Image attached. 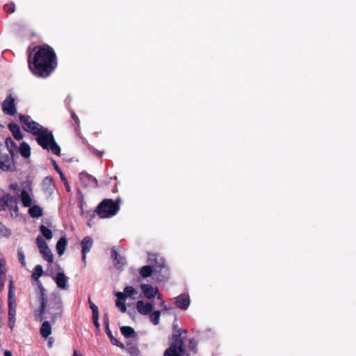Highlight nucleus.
Returning a JSON list of instances; mask_svg holds the SVG:
<instances>
[{"instance_id":"nucleus-38","label":"nucleus","mask_w":356,"mask_h":356,"mask_svg":"<svg viewBox=\"0 0 356 356\" xmlns=\"http://www.w3.org/2000/svg\"><path fill=\"white\" fill-rule=\"evenodd\" d=\"M88 303L90 305V308L92 309V314L99 313L98 307L95 305L90 299V297L88 298Z\"/></svg>"},{"instance_id":"nucleus-46","label":"nucleus","mask_w":356,"mask_h":356,"mask_svg":"<svg viewBox=\"0 0 356 356\" xmlns=\"http://www.w3.org/2000/svg\"><path fill=\"white\" fill-rule=\"evenodd\" d=\"M58 174L60 175V177L63 181H64V182L67 181V179L65 178V177L62 171L59 172Z\"/></svg>"},{"instance_id":"nucleus-2","label":"nucleus","mask_w":356,"mask_h":356,"mask_svg":"<svg viewBox=\"0 0 356 356\" xmlns=\"http://www.w3.org/2000/svg\"><path fill=\"white\" fill-rule=\"evenodd\" d=\"M36 296L40 303L39 307L35 311L34 314L36 321H42L44 313L49 314V318L53 322L61 316L63 302L60 296L58 293H52L48 300L46 290L40 281L38 282Z\"/></svg>"},{"instance_id":"nucleus-43","label":"nucleus","mask_w":356,"mask_h":356,"mask_svg":"<svg viewBox=\"0 0 356 356\" xmlns=\"http://www.w3.org/2000/svg\"><path fill=\"white\" fill-rule=\"evenodd\" d=\"M4 9L10 13H13L14 12V8H13L11 6L6 5L4 6Z\"/></svg>"},{"instance_id":"nucleus-10","label":"nucleus","mask_w":356,"mask_h":356,"mask_svg":"<svg viewBox=\"0 0 356 356\" xmlns=\"http://www.w3.org/2000/svg\"><path fill=\"white\" fill-rule=\"evenodd\" d=\"M134 295V286H129L124 288V292H118L115 296H117V300L115 301L116 307L121 312H125L127 310V307L125 305V300L127 297H131Z\"/></svg>"},{"instance_id":"nucleus-29","label":"nucleus","mask_w":356,"mask_h":356,"mask_svg":"<svg viewBox=\"0 0 356 356\" xmlns=\"http://www.w3.org/2000/svg\"><path fill=\"white\" fill-rule=\"evenodd\" d=\"M40 252L42 255L43 259H45L47 262H53L54 256L49 247H47L45 250L42 249L41 250H40Z\"/></svg>"},{"instance_id":"nucleus-15","label":"nucleus","mask_w":356,"mask_h":356,"mask_svg":"<svg viewBox=\"0 0 356 356\" xmlns=\"http://www.w3.org/2000/svg\"><path fill=\"white\" fill-rule=\"evenodd\" d=\"M79 179L81 184L85 187L97 188L98 186L97 179L86 172H81Z\"/></svg>"},{"instance_id":"nucleus-25","label":"nucleus","mask_w":356,"mask_h":356,"mask_svg":"<svg viewBox=\"0 0 356 356\" xmlns=\"http://www.w3.org/2000/svg\"><path fill=\"white\" fill-rule=\"evenodd\" d=\"M138 273L142 278H147L150 277L152 274L154 275V270L148 264L139 268Z\"/></svg>"},{"instance_id":"nucleus-31","label":"nucleus","mask_w":356,"mask_h":356,"mask_svg":"<svg viewBox=\"0 0 356 356\" xmlns=\"http://www.w3.org/2000/svg\"><path fill=\"white\" fill-rule=\"evenodd\" d=\"M186 347V350L187 353H188V355H190V353H188V350L193 351L194 353H196L197 347V341L194 339L191 338L188 341V345Z\"/></svg>"},{"instance_id":"nucleus-51","label":"nucleus","mask_w":356,"mask_h":356,"mask_svg":"<svg viewBox=\"0 0 356 356\" xmlns=\"http://www.w3.org/2000/svg\"><path fill=\"white\" fill-rule=\"evenodd\" d=\"M52 343H53V341H52V339H51V338H50V339H49V341H48V346H49V347H51V346H52Z\"/></svg>"},{"instance_id":"nucleus-42","label":"nucleus","mask_w":356,"mask_h":356,"mask_svg":"<svg viewBox=\"0 0 356 356\" xmlns=\"http://www.w3.org/2000/svg\"><path fill=\"white\" fill-rule=\"evenodd\" d=\"M71 116H72V118L74 120L76 124L78 125L79 123V118H78L77 115L75 114V113L72 111H71Z\"/></svg>"},{"instance_id":"nucleus-21","label":"nucleus","mask_w":356,"mask_h":356,"mask_svg":"<svg viewBox=\"0 0 356 356\" xmlns=\"http://www.w3.org/2000/svg\"><path fill=\"white\" fill-rule=\"evenodd\" d=\"M8 128L16 140H20L23 138L24 136L21 131L19 126L15 122L9 123Z\"/></svg>"},{"instance_id":"nucleus-33","label":"nucleus","mask_w":356,"mask_h":356,"mask_svg":"<svg viewBox=\"0 0 356 356\" xmlns=\"http://www.w3.org/2000/svg\"><path fill=\"white\" fill-rule=\"evenodd\" d=\"M40 231L42 234L43 236L47 240L51 239V238L53 236V234H52V232L51 231V229H49V228H47L44 225H42L40 226Z\"/></svg>"},{"instance_id":"nucleus-18","label":"nucleus","mask_w":356,"mask_h":356,"mask_svg":"<svg viewBox=\"0 0 356 356\" xmlns=\"http://www.w3.org/2000/svg\"><path fill=\"white\" fill-rule=\"evenodd\" d=\"M140 289L145 297H146L148 299H152L154 298L159 291L158 288L156 286H152L150 284H141Z\"/></svg>"},{"instance_id":"nucleus-40","label":"nucleus","mask_w":356,"mask_h":356,"mask_svg":"<svg viewBox=\"0 0 356 356\" xmlns=\"http://www.w3.org/2000/svg\"><path fill=\"white\" fill-rule=\"evenodd\" d=\"M15 316H8V326L10 329H13L15 326Z\"/></svg>"},{"instance_id":"nucleus-13","label":"nucleus","mask_w":356,"mask_h":356,"mask_svg":"<svg viewBox=\"0 0 356 356\" xmlns=\"http://www.w3.org/2000/svg\"><path fill=\"white\" fill-rule=\"evenodd\" d=\"M15 286L12 280L9 282L8 290V316L16 315V301L15 298Z\"/></svg>"},{"instance_id":"nucleus-26","label":"nucleus","mask_w":356,"mask_h":356,"mask_svg":"<svg viewBox=\"0 0 356 356\" xmlns=\"http://www.w3.org/2000/svg\"><path fill=\"white\" fill-rule=\"evenodd\" d=\"M19 152L22 157L29 158L31 156L30 145L26 142H22L19 147Z\"/></svg>"},{"instance_id":"nucleus-53","label":"nucleus","mask_w":356,"mask_h":356,"mask_svg":"<svg viewBox=\"0 0 356 356\" xmlns=\"http://www.w3.org/2000/svg\"><path fill=\"white\" fill-rule=\"evenodd\" d=\"M157 298H158V299H160L161 300H162V299H161V296H160V295H158V296H157Z\"/></svg>"},{"instance_id":"nucleus-1","label":"nucleus","mask_w":356,"mask_h":356,"mask_svg":"<svg viewBox=\"0 0 356 356\" xmlns=\"http://www.w3.org/2000/svg\"><path fill=\"white\" fill-rule=\"evenodd\" d=\"M28 57L29 67L37 77H48L57 67V58L52 47L47 44L35 47Z\"/></svg>"},{"instance_id":"nucleus-5","label":"nucleus","mask_w":356,"mask_h":356,"mask_svg":"<svg viewBox=\"0 0 356 356\" xmlns=\"http://www.w3.org/2000/svg\"><path fill=\"white\" fill-rule=\"evenodd\" d=\"M37 143L44 149L51 151L53 154L59 156L60 154V148L56 143L53 133L47 128L43 129L36 135Z\"/></svg>"},{"instance_id":"nucleus-17","label":"nucleus","mask_w":356,"mask_h":356,"mask_svg":"<svg viewBox=\"0 0 356 356\" xmlns=\"http://www.w3.org/2000/svg\"><path fill=\"white\" fill-rule=\"evenodd\" d=\"M111 259L113 265L118 269H121L127 263L126 259L118 252L115 247L111 249Z\"/></svg>"},{"instance_id":"nucleus-34","label":"nucleus","mask_w":356,"mask_h":356,"mask_svg":"<svg viewBox=\"0 0 356 356\" xmlns=\"http://www.w3.org/2000/svg\"><path fill=\"white\" fill-rule=\"evenodd\" d=\"M149 314L150 321L155 325H158L159 323L161 312L159 311H155Z\"/></svg>"},{"instance_id":"nucleus-27","label":"nucleus","mask_w":356,"mask_h":356,"mask_svg":"<svg viewBox=\"0 0 356 356\" xmlns=\"http://www.w3.org/2000/svg\"><path fill=\"white\" fill-rule=\"evenodd\" d=\"M67 243V241L65 236H61L58 241L56 249L58 255H62L64 253Z\"/></svg>"},{"instance_id":"nucleus-23","label":"nucleus","mask_w":356,"mask_h":356,"mask_svg":"<svg viewBox=\"0 0 356 356\" xmlns=\"http://www.w3.org/2000/svg\"><path fill=\"white\" fill-rule=\"evenodd\" d=\"M20 198L24 207H30L32 205L33 200L25 189L21 191Z\"/></svg>"},{"instance_id":"nucleus-30","label":"nucleus","mask_w":356,"mask_h":356,"mask_svg":"<svg viewBox=\"0 0 356 356\" xmlns=\"http://www.w3.org/2000/svg\"><path fill=\"white\" fill-rule=\"evenodd\" d=\"M122 334L125 338H131L134 337V328L129 326H122L120 327Z\"/></svg>"},{"instance_id":"nucleus-32","label":"nucleus","mask_w":356,"mask_h":356,"mask_svg":"<svg viewBox=\"0 0 356 356\" xmlns=\"http://www.w3.org/2000/svg\"><path fill=\"white\" fill-rule=\"evenodd\" d=\"M42 274H43L42 266L41 265H37L34 268V271L31 275V277H32V279L36 280L38 282V281H40L38 280L39 277H41Z\"/></svg>"},{"instance_id":"nucleus-20","label":"nucleus","mask_w":356,"mask_h":356,"mask_svg":"<svg viewBox=\"0 0 356 356\" xmlns=\"http://www.w3.org/2000/svg\"><path fill=\"white\" fill-rule=\"evenodd\" d=\"M57 286L60 289H67L68 277L65 276L64 273H58L54 278Z\"/></svg>"},{"instance_id":"nucleus-12","label":"nucleus","mask_w":356,"mask_h":356,"mask_svg":"<svg viewBox=\"0 0 356 356\" xmlns=\"http://www.w3.org/2000/svg\"><path fill=\"white\" fill-rule=\"evenodd\" d=\"M105 331H106V334L108 335V338L110 339L111 340V342L118 346V347H120V348L122 349H124L126 350V351L131 355V356H133L134 355V346L131 345V343H129V342H127L126 343V345H124V343H121L120 341H119L118 340H117L115 337L113 335V333L111 331L110 328L109 327H106L105 329Z\"/></svg>"},{"instance_id":"nucleus-7","label":"nucleus","mask_w":356,"mask_h":356,"mask_svg":"<svg viewBox=\"0 0 356 356\" xmlns=\"http://www.w3.org/2000/svg\"><path fill=\"white\" fill-rule=\"evenodd\" d=\"M18 199L10 193H4L0 196V211L8 209L11 215L13 213L17 216L19 208L17 206Z\"/></svg>"},{"instance_id":"nucleus-19","label":"nucleus","mask_w":356,"mask_h":356,"mask_svg":"<svg viewBox=\"0 0 356 356\" xmlns=\"http://www.w3.org/2000/svg\"><path fill=\"white\" fill-rule=\"evenodd\" d=\"M136 309L141 314L147 315L152 312L153 305L149 302H144L143 300H138L136 302Z\"/></svg>"},{"instance_id":"nucleus-36","label":"nucleus","mask_w":356,"mask_h":356,"mask_svg":"<svg viewBox=\"0 0 356 356\" xmlns=\"http://www.w3.org/2000/svg\"><path fill=\"white\" fill-rule=\"evenodd\" d=\"M36 243L37 246L38 247L39 250H41L42 249H44L48 247L47 243L43 239V238L41 236H38L36 238Z\"/></svg>"},{"instance_id":"nucleus-48","label":"nucleus","mask_w":356,"mask_h":356,"mask_svg":"<svg viewBox=\"0 0 356 356\" xmlns=\"http://www.w3.org/2000/svg\"><path fill=\"white\" fill-rule=\"evenodd\" d=\"M64 184H65V188H66V190H67V191H70V186H69V184H68V183H67V181H65V182H64Z\"/></svg>"},{"instance_id":"nucleus-8","label":"nucleus","mask_w":356,"mask_h":356,"mask_svg":"<svg viewBox=\"0 0 356 356\" xmlns=\"http://www.w3.org/2000/svg\"><path fill=\"white\" fill-rule=\"evenodd\" d=\"M19 120L22 124V129L25 131H26L33 136L38 135L39 132L44 127L42 125H41L38 122L34 121L29 115L19 114Z\"/></svg>"},{"instance_id":"nucleus-44","label":"nucleus","mask_w":356,"mask_h":356,"mask_svg":"<svg viewBox=\"0 0 356 356\" xmlns=\"http://www.w3.org/2000/svg\"><path fill=\"white\" fill-rule=\"evenodd\" d=\"M52 163H53V165L54 167V169L58 172H61V169L58 167V165H57L56 162L54 161V160H52Z\"/></svg>"},{"instance_id":"nucleus-41","label":"nucleus","mask_w":356,"mask_h":356,"mask_svg":"<svg viewBox=\"0 0 356 356\" xmlns=\"http://www.w3.org/2000/svg\"><path fill=\"white\" fill-rule=\"evenodd\" d=\"M103 321H104V325L105 326V328L106 327H109V318H108V314L106 313H105L104 314Z\"/></svg>"},{"instance_id":"nucleus-28","label":"nucleus","mask_w":356,"mask_h":356,"mask_svg":"<svg viewBox=\"0 0 356 356\" xmlns=\"http://www.w3.org/2000/svg\"><path fill=\"white\" fill-rule=\"evenodd\" d=\"M29 213L33 218H39L42 216V209L38 205L31 206L29 209Z\"/></svg>"},{"instance_id":"nucleus-52","label":"nucleus","mask_w":356,"mask_h":356,"mask_svg":"<svg viewBox=\"0 0 356 356\" xmlns=\"http://www.w3.org/2000/svg\"><path fill=\"white\" fill-rule=\"evenodd\" d=\"M87 224H88V225L89 227H91V226H92V225H91V223H90V221H88Z\"/></svg>"},{"instance_id":"nucleus-4","label":"nucleus","mask_w":356,"mask_h":356,"mask_svg":"<svg viewBox=\"0 0 356 356\" xmlns=\"http://www.w3.org/2000/svg\"><path fill=\"white\" fill-rule=\"evenodd\" d=\"M147 262L154 270V275L159 281H163L169 277V268L165 259L158 253L148 252Z\"/></svg>"},{"instance_id":"nucleus-35","label":"nucleus","mask_w":356,"mask_h":356,"mask_svg":"<svg viewBox=\"0 0 356 356\" xmlns=\"http://www.w3.org/2000/svg\"><path fill=\"white\" fill-rule=\"evenodd\" d=\"M17 257L19 261L21 263L22 266L23 267H25L26 265V261H25V254L24 253L22 248H19L17 250Z\"/></svg>"},{"instance_id":"nucleus-45","label":"nucleus","mask_w":356,"mask_h":356,"mask_svg":"<svg viewBox=\"0 0 356 356\" xmlns=\"http://www.w3.org/2000/svg\"><path fill=\"white\" fill-rule=\"evenodd\" d=\"M10 188L13 189V191H16L18 189V185L17 183L11 184L10 186Z\"/></svg>"},{"instance_id":"nucleus-3","label":"nucleus","mask_w":356,"mask_h":356,"mask_svg":"<svg viewBox=\"0 0 356 356\" xmlns=\"http://www.w3.org/2000/svg\"><path fill=\"white\" fill-rule=\"evenodd\" d=\"M173 333L170 339V346L163 354V356H188L184 339L188 331L186 329L179 328L175 322L172 324Z\"/></svg>"},{"instance_id":"nucleus-50","label":"nucleus","mask_w":356,"mask_h":356,"mask_svg":"<svg viewBox=\"0 0 356 356\" xmlns=\"http://www.w3.org/2000/svg\"><path fill=\"white\" fill-rule=\"evenodd\" d=\"M161 306L163 307L164 309H167L165 302L163 300H161Z\"/></svg>"},{"instance_id":"nucleus-22","label":"nucleus","mask_w":356,"mask_h":356,"mask_svg":"<svg viewBox=\"0 0 356 356\" xmlns=\"http://www.w3.org/2000/svg\"><path fill=\"white\" fill-rule=\"evenodd\" d=\"M5 145L9 152V156L14 158L17 149V147L15 141L10 137H8L6 139Z\"/></svg>"},{"instance_id":"nucleus-11","label":"nucleus","mask_w":356,"mask_h":356,"mask_svg":"<svg viewBox=\"0 0 356 356\" xmlns=\"http://www.w3.org/2000/svg\"><path fill=\"white\" fill-rule=\"evenodd\" d=\"M15 99L12 94H9L2 102V111L4 114L14 115L17 113Z\"/></svg>"},{"instance_id":"nucleus-6","label":"nucleus","mask_w":356,"mask_h":356,"mask_svg":"<svg viewBox=\"0 0 356 356\" xmlns=\"http://www.w3.org/2000/svg\"><path fill=\"white\" fill-rule=\"evenodd\" d=\"M119 209L120 207L117 202L111 199H104L97 207L92 216L95 217L97 213L101 218H111L115 216Z\"/></svg>"},{"instance_id":"nucleus-39","label":"nucleus","mask_w":356,"mask_h":356,"mask_svg":"<svg viewBox=\"0 0 356 356\" xmlns=\"http://www.w3.org/2000/svg\"><path fill=\"white\" fill-rule=\"evenodd\" d=\"M92 321L96 328L99 329L100 326L99 323V313L92 314Z\"/></svg>"},{"instance_id":"nucleus-24","label":"nucleus","mask_w":356,"mask_h":356,"mask_svg":"<svg viewBox=\"0 0 356 356\" xmlns=\"http://www.w3.org/2000/svg\"><path fill=\"white\" fill-rule=\"evenodd\" d=\"M40 332L42 337L44 339H47L51 334V326L49 321H46L42 323Z\"/></svg>"},{"instance_id":"nucleus-47","label":"nucleus","mask_w":356,"mask_h":356,"mask_svg":"<svg viewBox=\"0 0 356 356\" xmlns=\"http://www.w3.org/2000/svg\"><path fill=\"white\" fill-rule=\"evenodd\" d=\"M4 356H12V353L10 350H6L4 352Z\"/></svg>"},{"instance_id":"nucleus-37","label":"nucleus","mask_w":356,"mask_h":356,"mask_svg":"<svg viewBox=\"0 0 356 356\" xmlns=\"http://www.w3.org/2000/svg\"><path fill=\"white\" fill-rule=\"evenodd\" d=\"M11 234V230L7 228L1 221H0V235L3 236H9Z\"/></svg>"},{"instance_id":"nucleus-16","label":"nucleus","mask_w":356,"mask_h":356,"mask_svg":"<svg viewBox=\"0 0 356 356\" xmlns=\"http://www.w3.org/2000/svg\"><path fill=\"white\" fill-rule=\"evenodd\" d=\"M176 307L182 310H186L190 304L191 299L188 294L181 293L174 298Z\"/></svg>"},{"instance_id":"nucleus-9","label":"nucleus","mask_w":356,"mask_h":356,"mask_svg":"<svg viewBox=\"0 0 356 356\" xmlns=\"http://www.w3.org/2000/svg\"><path fill=\"white\" fill-rule=\"evenodd\" d=\"M3 145L0 142V175L3 172H13L16 170L14 158L7 153H3Z\"/></svg>"},{"instance_id":"nucleus-49","label":"nucleus","mask_w":356,"mask_h":356,"mask_svg":"<svg viewBox=\"0 0 356 356\" xmlns=\"http://www.w3.org/2000/svg\"><path fill=\"white\" fill-rule=\"evenodd\" d=\"M73 356H83L81 354H79L76 350H74Z\"/></svg>"},{"instance_id":"nucleus-14","label":"nucleus","mask_w":356,"mask_h":356,"mask_svg":"<svg viewBox=\"0 0 356 356\" xmlns=\"http://www.w3.org/2000/svg\"><path fill=\"white\" fill-rule=\"evenodd\" d=\"M93 240L91 236H86L81 241V260L86 265V254L89 252L92 247Z\"/></svg>"}]
</instances>
